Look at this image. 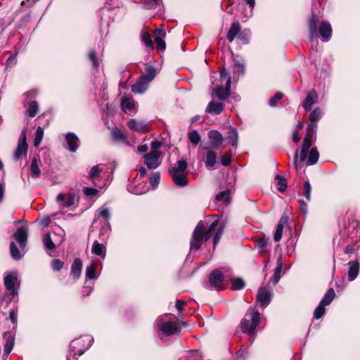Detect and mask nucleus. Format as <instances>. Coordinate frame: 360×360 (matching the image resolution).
Segmentation results:
<instances>
[{
    "label": "nucleus",
    "mask_w": 360,
    "mask_h": 360,
    "mask_svg": "<svg viewBox=\"0 0 360 360\" xmlns=\"http://www.w3.org/2000/svg\"><path fill=\"white\" fill-rule=\"evenodd\" d=\"M223 233L221 227H219V221L214 220L209 226L207 231H205L204 224L200 221L193 230L192 239L190 243L191 250H198L203 240L207 241L213 236V244L215 247L219 243Z\"/></svg>",
    "instance_id": "f257e3e1"
},
{
    "label": "nucleus",
    "mask_w": 360,
    "mask_h": 360,
    "mask_svg": "<svg viewBox=\"0 0 360 360\" xmlns=\"http://www.w3.org/2000/svg\"><path fill=\"white\" fill-rule=\"evenodd\" d=\"M316 123L311 122L307 127V134L301 148L300 161H298V150H297L295 153L294 166L296 169H300L302 167V162L306 160L307 154L316 139Z\"/></svg>",
    "instance_id": "f03ea898"
},
{
    "label": "nucleus",
    "mask_w": 360,
    "mask_h": 360,
    "mask_svg": "<svg viewBox=\"0 0 360 360\" xmlns=\"http://www.w3.org/2000/svg\"><path fill=\"white\" fill-rule=\"evenodd\" d=\"M316 123L311 122L307 127V134L301 148L300 161H298V150H297L295 153L294 166L296 169H300L302 167V162L306 160L307 154L316 139Z\"/></svg>",
    "instance_id": "7ed1b4c3"
},
{
    "label": "nucleus",
    "mask_w": 360,
    "mask_h": 360,
    "mask_svg": "<svg viewBox=\"0 0 360 360\" xmlns=\"http://www.w3.org/2000/svg\"><path fill=\"white\" fill-rule=\"evenodd\" d=\"M187 162L182 159L178 161L177 165L171 167L169 169V172L174 183L179 187L186 186L188 184L187 180Z\"/></svg>",
    "instance_id": "20e7f679"
},
{
    "label": "nucleus",
    "mask_w": 360,
    "mask_h": 360,
    "mask_svg": "<svg viewBox=\"0 0 360 360\" xmlns=\"http://www.w3.org/2000/svg\"><path fill=\"white\" fill-rule=\"evenodd\" d=\"M93 338L89 336L82 337L75 339L70 345V354L67 356V360H77V354L82 355L91 345Z\"/></svg>",
    "instance_id": "39448f33"
},
{
    "label": "nucleus",
    "mask_w": 360,
    "mask_h": 360,
    "mask_svg": "<svg viewBox=\"0 0 360 360\" xmlns=\"http://www.w3.org/2000/svg\"><path fill=\"white\" fill-rule=\"evenodd\" d=\"M259 319L260 314L258 311L246 314L240 324L241 331L243 333L254 335Z\"/></svg>",
    "instance_id": "423d86ee"
},
{
    "label": "nucleus",
    "mask_w": 360,
    "mask_h": 360,
    "mask_svg": "<svg viewBox=\"0 0 360 360\" xmlns=\"http://www.w3.org/2000/svg\"><path fill=\"white\" fill-rule=\"evenodd\" d=\"M143 160L148 169H156L162 162L161 152L159 150H151L143 155Z\"/></svg>",
    "instance_id": "0eeeda50"
},
{
    "label": "nucleus",
    "mask_w": 360,
    "mask_h": 360,
    "mask_svg": "<svg viewBox=\"0 0 360 360\" xmlns=\"http://www.w3.org/2000/svg\"><path fill=\"white\" fill-rule=\"evenodd\" d=\"M158 327L159 331L167 336H171L178 331V327L175 322L165 321L162 319L158 320Z\"/></svg>",
    "instance_id": "6e6552de"
},
{
    "label": "nucleus",
    "mask_w": 360,
    "mask_h": 360,
    "mask_svg": "<svg viewBox=\"0 0 360 360\" xmlns=\"http://www.w3.org/2000/svg\"><path fill=\"white\" fill-rule=\"evenodd\" d=\"M224 278L223 273L220 270L215 269L210 274L209 283L212 288L221 290L223 289Z\"/></svg>",
    "instance_id": "1a4fd4ad"
},
{
    "label": "nucleus",
    "mask_w": 360,
    "mask_h": 360,
    "mask_svg": "<svg viewBox=\"0 0 360 360\" xmlns=\"http://www.w3.org/2000/svg\"><path fill=\"white\" fill-rule=\"evenodd\" d=\"M13 237L18 243L20 247L23 250L27 245V231L25 227H19L16 229Z\"/></svg>",
    "instance_id": "9d476101"
},
{
    "label": "nucleus",
    "mask_w": 360,
    "mask_h": 360,
    "mask_svg": "<svg viewBox=\"0 0 360 360\" xmlns=\"http://www.w3.org/2000/svg\"><path fill=\"white\" fill-rule=\"evenodd\" d=\"M4 284L6 289L11 292L13 297L18 294L15 290V285L18 284V278L15 274H7L4 277Z\"/></svg>",
    "instance_id": "9b49d317"
},
{
    "label": "nucleus",
    "mask_w": 360,
    "mask_h": 360,
    "mask_svg": "<svg viewBox=\"0 0 360 360\" xmlns=\"http://www.w3.org/2000/svg\"><path fill=\"white\" fill-rule=\"evenodd\" d=\"M214 92L215 93V96L219 100H226L229 97L231 92V85H230V79L225 82V86H219L214 89Z\"/></svg>",
    "instance_id": "f8f14e48"
},
{
    "label": "nucleus",
    "mask_w": 360,
    "mask_h": 360,
    "mask_svg": "<svg viewBox=\"0 0 360 360\" xmlns=\"http://www.w3.org/2000/svg\"><path fill=\"white\" fill-rule=\"evenodd\" d=\"M257 301L262 307H266L271 302V293L264 288H260L257 295Z\"/></svg>",
    "instance_id": "ddd939ff"
},
{
    "label": "nucleus",
    "mask_w": 360,
    "mask_h": 360,
    "mask_svg": "<svg viewBox=\"0 0 360 360\" xmlns=\"http://www.w3.org/2000/svg\"><path fill=\"white\" fill-rule=\"evenodd\" d=\"M318 98V94L314 89L309 91L302 103L304 109L306 111L310 110L311 106L316 103H317Z\"/></svg>",
    "instance_id": "4468645a"
},
{
    "label": "nucleus",
    "mask_w": 360,
    "mask_h": 360,
    "mask_svg": "<svg viewBox=\"0 0 360 360\" xmlns=\"http://www.w3.org/2000/svg\"><path fill=\"white\" fill-rule=\"evenodd\" d=\"M288 215L285 214H283L281 216V217L278 221V224L276 226V231L274 234V240L276 242H278L281 240L282 236H283V231L284 225L288 223Z\"/></svg>",
    "instance_id": "2eb2a0df"
},
{
    "label": "nucleus",
    "mask_w": 360,
    "mask_h": 360,
    "mask_svg": "<svg viewBox=\"0 0 360 360\" xmlns=\"http://www.w3.org/2000/svg\"><path fill=\"white\" fill-rule=\"evenodd\" d=\"M75 195L68 193L67 195L59 193L56 197L57 202L63 207H69L75 203Z\"/></svg>",
    "instance_id": "dca6fc26"
},
{
    "label": "nucleus",
    "mask_w": 360,
    "mask_h": 360,
    "mask_svg": "<svg viewBox=\"0 0 360 360\" xmlns=\"http://www.w3.org/2000/svg\"><path fill=\"white\" fill-rule=\"evenodd\" d=\"M208 137L210 139V147L212 148H218L221 145L223 137L221 133L217 130H211L208 133Z\"/></svg>",
    "instance_id": "f3484780"
},
{
    "label": "nucleus",
    "mask_w": 360,
    "mask_h": 360,
    "mask_svg": "<svg viewBox=\"0 0 360 360\" xmlns=\"http://www.w3.org/2000/svg\"><path fill=\"white\" fill-rule=\"evenodd\" d=\"M319 33L323 41H328L331 38L332 27L327 21H322L319 27Z\"/></svg>",
    "instance_id": "a211bd4d"
},
{
    "label": "nucleus",
    "mask_w": 360,
    "mask_h": 360,
    "mask_svg": "<svg viewBox=\"0 0 360 360\" xmlns=\"http://www.w3.org/2000/svg\"><path fill=\"white\" fill-rule=\"evenodd\" d=\"M65 139L68 150L71 152H75L79 147V138L77 136L72 132H68L66 134Z\"/></svg>",
    "instance_id": "6ab92c4d"
},
{
    "label": "nucleus",
    "mask_w": 360,
    "mask_h": 360,
    "mask_svg": "<svg viewBox=\"0 0 360 360\" xmlns=\"http://www.w3.org/2000/svg\"><path fill=\"white\" fill-rule=\"evenodd\" d=\"M317 24H318V19L316 18V15L314 13V12L311 13V15L308 20V25H309V31L310 34V40L311 41H313L314 38H317Z\"/></svg>",
    "instance_id": "aec40b11"
},
{
    "label": "nucleus",
    "mask_w": 360,
    "mask_h": 360,
    "mask_svg": "<svg viewBox=\"0 0 360 360\" xmlns=\"http://www.w3.org/2000/svg\"><path fill=\"white\" fill-rule=\"evenodd\" d=\"M128 127L133 131L138 132L148 131L147 124L144 121H137L131 119L128 122Z\"/></svg>",
    "instance_id": "412c9836"
},
{
    "label": "nucleus",
    "mask_w": 360,
    "mask_h": 360,
    "mask_svg": "<svg viewBox=\"0 0 360 360\" xmlns=\"http://www.w3.org/2000/svg\"><path fill=\"white\" fill-rule=\"evenodd\" d=\"M149 82L145 80L144 77H141L131 86V91L134 94H143L148 86Z\"/></svg>",
    "instance_id": "4be33fe9"
},
{
    "label": "nucleus",
    "mask_w": 360,
    "mask_h": 360,
    "mask_svg": "<svg viewBox=\"0 0 360 360\" xmlns=\"http://www.w3.org/2000/svg\"><path fill=\"white\" fill-rule=\"evenodd\" d=\"M224 109V105L222 103L212 101L206 108V112L212 115H219Z\"/></svg>",
    "instance_id": "5701e85b"
},
{
    "label": "nucleus",
    "mask_w": 360,
    "mask_h": 360,
    "mask_svg": "<svg viewBox=\"0 0 360 360\" xmlns=\"http://www.w3.org/2000/svg\"><path fill=\"white\" fill-rule=\"evenodd\" d=\"M112 137L114 141L123 143L127 146H130L131 143L127 140V136L124 133H123L120 129L117 128H114L112 130Z\"/></svg>",
    "instance_id": "b1692460"
},
{
    "label": "nucleus",
    "mask_w": 360,
    "mask_h": 360,
    "mask_svg": "<svg viewBox=\"0 0 360 360\" xmlns=\"http://www.w3.org/2000/svg\"><path fill=\"white\" fill-rule=\"evenodd\" d=\"M82 269V262L79 258H75L71 266L70 275L77 280L80 277Z\"/></svg>",
    "instance_id": "393cba45"
},
{
    "label": "nucleus",
    "mask_w": 360,
    "mask_h": 360,
    "mask_svg": "<svg viewBox=\"0 0 360 360\" xmlns=\"http://www.w3.org/2000/svg\"><path fill=\"white\" fill-rule=\"evenodd\" d=\"M241 27L238 21H234L231 23L227 33V39L229 42H232L236 37L240 33Z\"/></svg>",
    "instance_id": "a878e982"
},
{
    "label": "nucleus",
    "mask_w": 360,
    "mask_h": 360,
    "mask_svg": "<svg viewBox=\"0 0 360 360\" xmlns=\"http://www.w3.org/2000/svg\"><path fill=\"white\" fill-rule=\"evenodd\" d=\"M349 269L348 271V279L349 281H354L359 273V264L357 261H352L348 263Z\"/></svg>",
    "instance_id": "bb28decb"
},
{
    "label": "nucleus",
    "mask_w": 360,
    "mask_h": 360,
    "mask_svg": "<svg viewBox=\"0 0 360 360\" xmlns=\"http://www.w3.org/2000/svg\"><path fill=\"white\" fill-rule=\"evenodd\" d=\"M91 252L94 255L100 256L104 259L106 255V248L103 244L99 243L97 240H95L93 243Z\"/></svg>",
    "instance_id": "cd10ccee"
},
{
    "label": "nucleus",
    "mask_w": 360,
    "mask_h": 360,
    "mask_svg": "<svg viewBox=\"0 0 360 360\" xmlns=\"http://www.w3.org/2000/svg\"><path fill=\"white\" fill-rule=\"evenodd\" d=\"M217 162V153L213 150H208L206 154L205 165L209 169H212Z\"/></svg>",
    "instance_id": "c85d7f7f"
},
{
    "label": "nucleus",
    "mask_w": 360,
    "mask_h": 360,
    "mask_svg": "<svg viewBox=\"0 0 360 360\" xmlns=\"http://www.w3.org/2000/svg\"><path fill=\"white\" fill-rule=\"evenodd\" d=\"M27 143H19L15 153L13 154V158L15 161L19 160L22 156H26L27 153Z\"/></svg>",
    "instance_id": "c756f323"
},
{
    "label": "nucleus",
    "mask_w": 360,
    "mask_h": 360,
    "mask_svg": "<svg viewBox=\"0 0 360 360\" xmlns=\"http://www.w3.org/2000/svg\"><path fill=\"white\" fill-rule=\"evenodd\" d=\"M157 75V70L153 65H146L144 70V73L141 77H144L145 80L149 83Z\"/></svg>",
    "instance_id": "7c9ffc66"
},
{
    "label": "nucleus",
    "mask_w": 360,
    "mask_h": 360,
    "mask_svg": "<svg viewBox=\"0 0 360 360\" xmlns=\"http://www.w3.org/2000/svg\"><path fill=\"white\" fill-rule=\"evenodd\" d=\"M39 158L35 156L32 158L30 165L31 176L34 179L39 177L41 174V170L39 167Z\"/></svg>",
    "instance_id": "2f4dec72"
},
{
    "label": "nucleus",
    "mask_w": 360,
    "mask_h": 360,
    "mask_svg": "<svg viewBox=\"0 0 360 360\" xmlns=\"http://www.w3.org/2000/svg\"><path fill=\"white\" fill-rule=\"evenodd\" d=\"M98 266V261L94 260L91 262L90 265L86 269L85 276L89 279H95L96 269Z\"/></svg>",
    "instance_id": "473e14b6"
},
{
    "label": "nucleus",
    "mask_w": 360,
    "mask_h": 360,
    "mask_svg": "<svg viewBox=\"0 0 360 360\" xmlns=\"http://www.w3.org/2000/svg\"><path fill=\"white\" fill-rule=\"evenodd\" d=\"M121 105L124 112H130L134 111L135 109V103L131 98H122L121 101Z\"/></svg>",
    "instance_id": "72a5a7b5"
},
{
    "label": "nucleus",
    "mask_w": 360,
    "mask_h": 360,
    "mask_svg": "<svg viewBox=\"0 0 360 360\" xmlns=\"http://www.w3.org/2000/svg\"><path fill=\"white\" fill-rule=\"evenodd\" d=\"M319 158V153L316 148H312L309 153L307 160V165H312L317 162Z\"/></svg>",
    "instance_id": "f704fd0d"
},
{
    "label": "nucleus",
    "mask_w": 360,
    "mask_h": 360,
    "mask_svg": "<svg viewBox=\"0 0 360 360\" xmlns=\"http://www.w3.org/2000/svg\"><path fill=\"white\" fill-rule=\"evenodd\" d=\"M335 293L333 288H330L327 292L325 294L323 299L321 300L320 303L323 305L328 306L329 305L333 299L335 298Z\"/></svg>",
    "instance_id": "c9c22d12"
},
{
    "label": "nucleus",
    "mask_w": 360,
    "mask_h": 360,
    "mask_svg": "<svg viewBox=\"0 0 360 360\" xmlns=\"http://www.w3.org/2000/svg\"><path fill=\"white\" fill-rule=\"evenodd\" d=\"M141 39L143 43L150 49H154V44L151 40L150 34L146 31H143L141 34Z\"/></svg>",
    "instance_id": "e433bc0d"
},
{
    "label": "nucleus",
    "mask_w": 360,
    "mask_h": 360,
    "mask_svg": "<svg viewBox=\"0 0 360 360\" xmlns=\"http://www.w3.org/2000/svg\"><path fill=\"white\" fill-rule=\"evenodd\" d=\"M238 136L237 130L235 128H230L228 133V139L229 143L233 146H236L238 143Z\"/></svg>",
    "instance_id": "4c0bfd02"
},
{
    "label": "nucleus",
    "mask_w": 360,
    "mask_h": 360,
    "mask_svg": "<svg viewBox=\"0 0 360 360\" xmlns=\"http://www.w3.org/2000/svg\"><path fill=\"white\" fill-rule=\"evenodd\" d=\"M42 240L43 244L46 249L52 250L56 248V245L53 240H51V235L49 233H47L44 235Z\"/></svg>",
    "instance_id": "58836bf2"
},
{
    "label": "nucleus",
    "mask_w": 360,
    "mask_h": 360,
    "mask_svg": "<svg viewBox=\"0 0 360 360\" xmlns=\"http://www.w3.org/2000/svg\"><path fill=\"white\" fill-rule=\"evenodd\" d=\"M39 110V104L37 101H32L26 111L27 115L30 117H34Z\"/></svg>",
    "instance_id": "ea45409f"
},
{
    "label": "nucleus",
    "mask_w": 360,
    "mask_h": 360,
    "mask_svg": "<svg viewBox=\"0 0 360 360\" xmlns=\"http://www.w3.org/2000/svg\"><path fill=\"white\" fill-rule=\"evenodd\" d=\"M10 253L13 259L19 260L22 257L20 251L18 249L14 242L10 243Z\"/></svg>",
    "instance_id": "a19ab883"
},
{
    "label": "nucleus",
    "mask_w": 360,
    "mask_h": 360,
    "mask_svg": "<svg viewBox=\"0 0 360 360\" xmlns=\"http://www.w3.org/2000/svg\"><path fill=\"white\" fill-rule=\"evenodd\" d=\"M322 115V110L320 108H316L309 115V121L316 123L321 119Z\"/></svg>",
    "instance_id": "79ce46f5"
},
{
    "label": "nucleus",
    "mask_w": 360,
    "mask_h": 360,
    "mask_svg": "<svg viewBox=\"0 0 360 360\" xmlns=\"http://www.w3.org/2000/svg\"><path fill=\"white\" fill-rule=\"evenodd\" d=\"M188 138L194 146H197L201 139L200 135L196 130L190 131L188 134Z\"/></svg>",
    "instance_id": "37998d69"
},
{
    "label": "nucleus",
    "mask_w": 360,
    "mask_h": 360,
    "mask_svg": "<svg viewBox=\"0 0 360 360\" xmlns=\"http://www.w3.org/2000/svg\"><path fill=\"white\" fill-rule=\"evenodd\" d=\"M44 136V129L41 127H38L34 139V146L37 147L40 145Z\"/></svg>",
    "instance_id": "c03bdc74"
},
{
    "label": "nucleus",
    "mask_w": 360,
    "mask_h": 360,
    "mask_svg": "<svg viewBox=\"0 0 360 360\" xmlns=\"http://www.w3.org/2000/svg\"><path fill=\"white\" fill-rule=\"evenodd\" d=\"M311 184H310L309 180H306L303 184L302 195L305 197L307 201H309L311 200Z\"/></svg>",
    "instance_id": "a18cd8bd"
},
{
    "label": "nucleus",
    "mask_w": 360,
    "mask_h": 360,
    "mask_svg": "<svg viewBox=\"0 0 360 360\" xmlns=\"http://www.w3.org/2000/svg\"><path fill=\"white\" fill-rule=\"evenodd\" d=\"M276 179L278 181V190L282 193L285 191L287 188L286 179L283 176L278 174L276 176Z\"/></svg>",
    "instance_id": "49530a36"
},
{
    "label": "nucleus",
    "mask_w": 360,
    "mask_h": 360,
    "mask_svg": "<svg viewBox=\"0 0 360 360\" xmlns=\"http://www.w3.org/2000/svg\"><path fill=\"white\" fill-rule=\"evenodd\" d=\"M153 35L155 38V41L156 44L164 40V38L166 36V32L164 30L162 29H156L153 31Z\"/></svg>",
    "instance_id": "de8ad7c7"
},
{
    "label": "nucleus",
    "mask_w": 360,
    "mask_h": 360,
    "mask_svg": "<svg viewBox=\"0 0 360 360\" xmlns=\"http://www.w3.org/2000/svg\"><path fill=\"white\" fill-rule=\"evenodd\" d=\"M230 195L231 193L229 191H224L216 195V200L218 201L229 202L230 200Z\"/></svg>",
    "instance_id": "09e8293b"
},
{
    "label": "nucleus",
    "mask_w": 360,
    "mask_h": 360,
    "mask_svg": "<svg viewBox=\"0 0 360 360\" xmlns=\"http://www.w3.org/2000/svg\"><path fill=\"white\" fill-rule=\"evenodd\" d=\"M325 311V306L319 303L314 311V317L316 319H319L324 315Z\"/></svg>",
    "instance_id": "8fccbe9b"
},
{
    "label": "nucleus",
    "mask_w": 360,
    "mask_h": 360,
    "mask_svg": "<svg viewBox=\"0 0 360 360\" xmlns=\"http://www.w3.org/2000/svg\"><path fill=\"white\" fill-rule=\"evenodd\" d=\"M160 179V172H154L151 174V176L150 177V183L151 186H153V188H155L157 187V186L159 184Z\"/></svg>",
    "instance_id": "3c124183"
},
{
    "label": "nucleus",
    "mask_w": 360,
    "mask_h": 360,
    "mask_svg": "<svg viewBox=\"0 0 360 360\" xmlns=\"http://www.w3.org/2000/svg\"><path fill=\"white\" fill-rule=\"evenodd\" d=\"M101 172L102 169L99 168L98 165L94 166L90 170L89 179L93 181L94 179L99 176Z\"/></svg>",
    "instance_id": "603ef678"
},
{
    "label": "nucleus",
    "mask_w": 360,
    "mask_h": 360,
    "mask_svg": "<svg viewBox=\"0 0 360 360\" xmlns=\"http://www.w3.org/2000/svg\"><path fill=\"white\" fill-rule=\"evenodd\" d=\"M245 72V66L241 63H235L233 67V75L240 77Z\"/></svg>",
    "instance_id": "864d4df0"
},
{
    "label": "nucleus",
    "mask_w": 360,
    "mask_h": 360,
    "mask_svg": "<svg viewBox=\"0 0 360 360\" xmlns=\"http://www.w3.org/2000/svg\"><path fill=\"white\" fill-rule=\"evenodd\" d=\"M231 161V153L230 152H226L221 157V163L224 166H229Z\"/></svg>",
    "instance_id": "5fc2aeb1"
},
{
    "label": "nucleus",
    "mask_w": 360,
    "mask_h": 360,
    "mask_svg": "<svg viewBox=\"0 0 360 360\" xmlns=\"http://www.w3.org/2000/svg\"><path fill=\"white\" fill-rule=\"evenodd\" d=\"M244 286V281L241 278H237L232 282L231 288L233 290H238L243 288Z\"/></svg>",
    "instance_id": "6e6d98bb"
},
{
    "label": "nucleus",
    "mask_w": 360,
    "mask_h": 360,
    "mask_svg": "<svg viewBox=\"0 0 360 360\" xmlns=\"http://www.w3.org/2000/svg\"><path fill=\"white\" fill-rule=\"evenodd\" d=\"M268 244H269V239L262 238L257 240V247L258 248H259L262 251H265Z\"/></svg>",
    "instance_id": "4d7b16f0"
},
{
    "label": "nucleus",
    "mask_w": 360,
    "mask_h": 360,
    "mask_svg": "<svg viewBox=\"0 0 360 360\" xmlns=\"http://www.w3.org/2000/svg\"><path fill=\"white\" fill-rule=\"evenodd\" d=\"M283 95L281 92L276 93V94L269 100L270 106L275 107L276 105L277 101H280L283 98Z\"/></svg>",
    "instance_id": "13d9d810"
},
{
    "label": "nucleus",
    "mask_w": 360,
    "mask_h": 360,
    "mask_svg": "<svg viewBox=\"0 0 360 360\" xmlns=\"http://www.w3.org/2000/svg\"><path fill=\"white\" fill-rule=\"evenodd\" d=\"M89 58L92 62V65L94 68H98L99 66V63L96 55V51L94 50L91 51L89 53Z\"/></svg>",
    "instance_id": "bf43d9fd"
},
{
    "label": "nucleus",
    "mask_w": 360,
    "mask_h": 360,
    "mask_svg": "<svg viewBox=\"0 0 360 360\" xmlns=\"http://www.w3.org/2000/svg\"><path fill=\"white\" fill-rule=\"evenodd\" d=\"M141 2L143 5V8L146 9H155L158 5L160 4V2H155L154 4L152 3V1L148 0H141Z\"/></svg>",
    "instance_id": "052dcab7"
},
{
    "label": "nucleus",
    "mask_w": 360,
    "mask_h": 360,
    "mask_svg": "<svg viewBox=\"0 0 360 360\" xmlns=\"http://www.w3.org/2000/svg\"><path fill=\"white\" fill-rule=\"evenodd\" d=\"M83 193L87 196H95L98 193V190L91 187H84L83 188Z\"/></svg>",
    "instance_id": "680f3d73"
},
{
    "label": "nucleus",
    "mask_w": 360,
    "mask_h": 360,
    "mask_svg": "<svg viewBox=\"0 0 360 360\" xmlns=\"http://www.w3.org/2000/svg\"><path fill=\"white\" fill-rule=\"evenodd\" d=\"M63 266V262L60 259H56L52 261L51 266L55 271H60Z\"/></svg>",
    "instance_id": "e2e57ef3"
},
{
    "label": "nucleus",
    "mask_w": 360,
    "mask_h": 360,
    "mask_svg": "<svg viewBox=\"0 0 360 360\" xmlns=\"http://www.w3.org/2000/svg\"><path fill=\"white\" fill-rule=\"evenodd\" d=\"M220 77L221 82L225 80L226 82L228 81V79H230V84H231V77L230 76L229 72L224 68L220 71Z\"/></svg>",
    "instance_id": "0e129e2a"
},
{
    "label": "nucleus",
    "mask_w": 360,
    "mask_h": 360,
    "mask_svg": "<svg viewBox=\"0 0 360 360\" xmlns=\"http://www.w3.org/2000/svg\"><path fill=\"white\" fill-rule=\"evenodd\" d=\"M13 345V340H8L4 345V353L8 354L12 351Z\"/></svg>",
    "instance_id": "69168bd1"
},
{
    "label": "nucleus",
    "mask_w": 360,
    "mask_h": 360,
    "mask_svg": "<svg viewBox=\"0 0 360 360\" xmlns=\"http://www.w3.org/2000/svg\"><path fill=\"white\" fill-rule=\"evenodd\" d=\"M110 210L108 208L102 207L99 210V216L105 219L110 218Z\"/></svg>",
    "instance_id": "338daca9"
},
{
    "label": "nucleus",
    "mask_w": 360,
    "mask_h": 360,
    "mask_svg": "<svg viewBox=\"0 0 360 360\" xmlns=\"http://www.w3.org/2000/svg\"><path fill=\"white\" fill-rule=\"evenodd\" d=\"M17 62V53H15L12 54L7 60L6 66L8 68V66L15 64Z\"/></svg>",
    "instance_id": "774afa93"
}]
</instances>
